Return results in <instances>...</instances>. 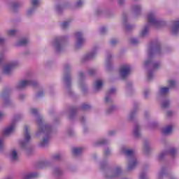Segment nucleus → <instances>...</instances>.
<instances>
[{"label": "nucleus", "instance_id": "obj_1", "mask_svg": "<svg viewBox=\"0 0 179 179\" xmlns=\"http://www.w3.org/2000/svg\"><path fill=\"white\" fill-rule=\"evenodd\" d=\"M29 113L31 115L35 117V121L38 125L36 136H38V138L43 136V140L39 143V146H41V148L48 146L50 143V134L52 132V126L44 122V117L38 113V109L32 108L29 110Z\"/></svg>", "mask_w": 179, "mask_h": 179}, {"label": "nucleus", "instance_id": "obj_2", "mask_svg": "<svg viewBox=\"0 0 179 179\" xmlns=\"http://www.w3.org/2000/svg\"><path fill=\"white\" fill-rule=\"evenodd\" d=\"M163 55V50L159 41L152 43L148 48V59L145 61V67L152 68L154 70L159 69L162 66L160 62L156 61V57Z\"/></svg>", "mask_w": 179, "mask_h": 179}, {"label": "nucleus", "instance_id": "obj_3", "mask_svg": "<svg viewBox=\"0 0 179 179\" xmlns=\"http://www.w3.org/2000/svg\"><path fill=\"white\" fill-rule=\"evenodd\" d=\"M148 23L144 26L140 33L141 37H146L149 34V29L152 26L155 29H160L163 26H166V22L159 18L156 15V12L150 11L147 14Z\"/></svg>", "mask_w": 179, "mask_h": 179}, {"label": "nucleus", "instance_id": "obj_4", "mask_svg": "<svg viewBox=\"0 0 179 179\" xmlns=\"http://www.w3.org/2000/svg\"><path fill=\"white\" fill-rule=\"evenodd\" d=\"M23 118V115L22 114H17L13 118L12 122L3 131V135L0 136V150L3 148V146H5V136H9L10 134H13V132H15V129H16V122L17 121H20Z\"/></svg>", "mask_w": 179, "mask_h": 179}, {"label": "nucleus", "instance_id": "obj_5", "mask_svg": "<svg viewBox=\"0 0 179 179\" xmlns=\"http://www.w3.org/2000/svg\"><path fill=\"white\" fill-rule=\"evenodd\" d=\"M121 152L127 157V170L129 171L134 170L138 164V159L135 157V152L131 149H128L127 147H122Z\"/></svg>", "mask_w": 179, "mask_h": 179}, {"label": "nucleus", "instance_id": "obj_6", "mask_svg": "<svg viewBox=\"0 0 179 179\" xmlns=\"http://www.w3.org/2000/svg\"><path fill=\"white\" fill-rule=\"evenodd\" d=\"M67 41V36H57L52 40V45L57 52H63V51H65Z\"/></svg>", "mask_w": 179, "mask_h": 179}, {"label": "nucleus", "instance_id": "obj_7", "mask_svg": "<svg viewBox=\"0 0 179 179\" xmlns=\"http://www.w3.org/2000/svg\"><path fill=\"white\" fill-rule=\"evenodd\" d=\"M27 86H31L32 87H37L38 86V82L34 80L33 76H29L27 79H24L18 82L15 86L16 89L19 90L22 89H26Z\"/></svg>", "mask_w": 179, "mask_h": 179}, {"label": "nucleus", "instance_id": "obj_8", "mask_svg": "<svg viewBox=\"0 0 179 179\" xmlns=\"http://www.w3.org/2000/svg\"><path fill=\"white\" fill-rule=\"evenodd\" d=\"M72 69V65L66 64L64 65V71L66 72L64 76V83L66 89V92L71 94V86L72 85V78L69 73H66Z\"/></svg>", "mask_w": 179, "mask_h": 179}, {"label": "nucleus", "instance_id": "obj_9", "mask_svg": "<svg viewBox=\"0 0 179 179\" xmlns=\"http://www.w3.org/2000/svg\"><path fill=\"white\" fill-rule=\"evenodd\" d=\"M23 138H24L20 141V145L22 149L27 150V148H29V143H30V141H31V136L30 135L29 127L27 126H24Z\"/></svg>", "mask_w": 179, "mask_h": 179}, {"label": "nucleus", "instance_id": "obj_10", "mask_svg": "<svg viewBox=\"0 0 179 179\" xmlns=\"http://www.w3.org/2000/svg\"><path fill=\"white\" fill-rule=\"evenodd\" d=\"M75 37H76L75 48L76 50H79L83 47L86 40L83 37V34L82 32L76 33Z\"/></svg>", "mask_w": 179, "mask_h": 179}, {"label": "nucleus", "instance_id": "obj_11", "mask_svg": "<svg viewBox=\"0 0 179 179\" xmlns=\"http://www.w3.org/2000/svg\"><path fill=\"white\" fill-rule=\"evenodd\" d=\"M97 50H99V48L95 47L92 49L91 52H89L88 53L83 56V57L81 58V62H87V61H91V59H94V58H96V57L97 56Z\"/></svg>", "mask_w": 179, "mask_h": 179}, {"label": "nucleus", "instance_id": "obj_12", "mask_svg": "<svg viewBox=\"0 0 179 179\" xmlns=\"http://www.w3.org/2000/svg\"><path fill=\"white\" fill-rule=\"evenodd\" d=\"M132 72V67L129 64H123L120 67V76L122 79H125Z\"/></svg>", "mask_w": 179, "mask_h": 179}, {"label": "nucleus", "instance_id": "obj_13", "mask_svg": "<svg viewBox=\"0 0 179 179\" xmlns=\"http://www.w3.org/2000/svg\"><path fill=\"white\" fill-rule=\"evenodd\" d=\"M167 155L171 156V157H176V156H177V149L171 148L167 151L161 152L158 156L159 160H163Z\"/></svg>", "mask_w": 179, "mask_h": 179}, {"label": "nucleus", "instance_id": "obj_14", "mask_svg": "<svg viewBox=\"0 0 179 179\" xmlns=\"http://www.w3.org/2000/svg\"><path fill=\"white\" fill-rule=\"evenodd\" d=\"M78 86L80 89L83 92V93H86L87 92V85L85 81H83V79H85V73L82 71L78 73Z\"/></svg>", "mask_w": 179, "mask_h": 179}, {"label": "nucleus", "instance_id": "obj_15", "mask_svg": "<svg viewBox=\"0 0 179 179\" xmlns=\"http://www.w3.org/2000/svg\"><path fill=\"white\" fill-rule=\"evenodd\" d=\"M19 65V62L17 61H13L6 64L3 69V73L5 75H10L12 73V69L15 68V66H17Z\"/></svg>", "mask_w": 179, "mask_h": 179}, {"label": "nucleus", "instance_id": "obj_16", "mask_svg": "<svg viewBox=\"0 0 179 179\" xmlns=\"http://www.w3.org/2000/svg\"><path fill=\"white\" fill-rule=\"evenodd\" d=\"M0 100H1L4 106H10L12 104V101L9 99L8 90H4L0 94Z\"/></svg>", "mask_w": 179, "mask_h": 179}, {"label": "nucleus", "instance_id": "obj_17", "mask_svg": "<svg viewBox=\"0 0 179 179\" xmlns=\"http://www.w3.org/2000/svg\"><path fill=\"white\" fill-rule=\"evenodd\" d=\"M122 171L120 166H116L113 171H109L108 175H106V177L107 178H115V177H118L121 174Z\"/></svg>", "mask_w": 179, "mask_h": 179}, {"label": "nucleus", "instance_id": "obj_18", "mask_svg": "<svg viewBox=\"0 0 179 179\" xmlns=\"http://www.w3.org/2000/svg\"><path fill=\"white\" fill-rule=\"evenodd\" d=\"M170 92V87H161L159 89L158 91V99H162L164 97H168L167 94H169V92Z\"/></svg>", "mask_w": 179, "mask_h": 179}, {"label": "nucleus", "instance_id": "obj_19", "mask_svg": "<svg viewBox=\"0 0 179 179\" xmlns=\"http://www.w3.org/2000/svg\"><path fill=\"white\" fill-rule=\"evenodd\" d=\"M122 22L126 31H129L134 29V26L128 23V15L127 14L123 15Z\"/></svg>", "mask_w": 179, "mask_h": 179}, {"label": "nucleus", "instance_id": "obj_20", "mask_svg": "<svg viewBox=\"0 0 179 179\" xmlns=\"http://www.w3.org/2000/svg\"><path fill=\"white\" fill-rule=\"evenodd\" d=\"M115 92H117L115 88H111L108 91L105 96V103H106V104H111V103H113V99H111V96L115 94Z\"/></svg>", "mask_w": 179, "mask_h": 179}, {"label": "nucleus", "instance_id": "obj_21", "mask_svg": "<svg viewBox=\"0 0 179 179\" xmlns=\"http://www.w3.org/2000/svg\"><path fill=\"white\" fill-rule=\"evenodd\" d=\"M171 31L172 34H179V19L175 20L172 22L171 25Z\"/></svg>", "mask_w": 179, "mask_h": 179}, {"label": "nucleus", "instance_id": "obj_22", "mask_svg": "<svg viewBox=\"0 0 179 179\" xmlns=\"http://www.w3.org/2000/svg\"><path fill=\"white\" fill-rule=\"evenodd\" d=\"M161 101V106L162 108H169L170 107V104H171V101L169 96L164 97V98H158Z\"/></svg>", "mask_w": 179, "mask_h": 179}, {"label": "nucleus", "instance_id": "obj_23", "mask_svg": "<svg viewBox=\"0 0 179 179\" xmlns=\"http://www.w3.org/2000/svg\"><path fill=\"white\" fill-rule=\"evenodd\" d=\"M22 5L20 1H15L10 4V9L12 12H17L20 8H22Z\"/></svg>", "mask_w": 179, "mask_h": 179}, {"label": "nucleus", "instance_id": "obj_24", "mask_svg": "<svg viewBox=\"0 0 179 179\" xmlns=\"http://www.w3.org/2000/svg\"><path fill=\"white\" fill-rule=\"evenodd\" d=\"M133 135L136 138H141L142 134L141 133V126L138 123H135L133 129Z\"/></svg>", "mask_w": 179, "mask_h": 179}, {"label": "nucleus", "instance_id": "obj_25", "mask_svg": "<svg viewBox=\"0 0 179 179\" xmlns=\"http://www.w3.org/2000/svg\"><path fill=\"white\" fill-rule=\"evenodd\" d=\"M142 10V6L139 4H135L131 6V12L134 16H138L141 15Z\"/></svg>", "mask_w": 179, "mask_h": 179}, {"label": "nucleus", "instance_id": "obj_26", "mask_svg": "<svg viewBox=\"0 0 179 179\" xmlns=\"http://www.w3.org/2000/svg\"><path fill=\"white\" fill-rule=\"evenodd\" d=\"M9 157L12 162H16L17 159H19V156L17 155V151L15 149H13L10 150L9 153Z\"/></svg>", "mask_w": 179, "mask_h": 179}, {"label": "nucleus", "instance_id": "obj_27", "mask_svg": "<svg viewBox=\"0 0 179 179\" xmlns=\"http://www.w3.org/2000/svg\"><path fill=\"white\" fill-rule=\"evenodd\" d=\"M102 87H103V80H96L94 85V92H99V90H101Z\"/></svg>", "mask_w": 179, "mask_h": 179}, {"label": "nucleus", "instance_id": "obj_28", "mask_svg": "<svg viewBox=\"0 0 179 179\" xmlns=\"http://www.w3.org/2000/svg\"><path fill=\"white\" fill-rule=\"evenodd\" d=\"M172 131H173V126L168 125L162 129V133L163 134V135H169V134H171Z\"/></svg>", "mask_w": 179, "mask_h": 179}, {"label": "nucleus", "instance_id": "obj_29", "mask_svg": "<svg viewBox=\"0 0 179 179\" xmlns=\"http://www.w3.org/2000/svg\"><path fill=\"white\" fill-rule=\"evenodd\" d=\"M111 54L108 53L106 56V69L108 71L111 68V58H112Z\"/></svg>", "mask_w": 179, "mask_h": 179}, {"label": "nucleus", "instance_id": "obj_30", "mask_svg": "<svg viewBox=\"0 0 179 179\" xmlns=\"http://www.w3.org/2000/svg\"><path fill=\"white\" fill-rule=\"evenodd\" d=\"M38 174L37 173H25L22 176V179H32L36 178Z\"/></svg>", "mask_w": 179, "mask_h": 179}, {"label": "nucleus", "instance_id": "obj_31", "mask_svg": "<svg viewBox=\"0 0 179 179\" xmlns=\"http://www.w3.org/2000/svg\"><path fill=\"white\" fill-rule=\"evenodd\" d=\"M71 23H72V19H69V20L64 21V22H62L61 24L62 29H63V30L68 29V27H69V26H71Z\"/></svg>", "mask_w": 179, "mask_h": 179}, {"label": "nucleus", "instance_id": "obj_32", "mask_svg": "<svg viewBox=\"0 0 179 179\" xmlns=\"http://www.w3.org/2000/svg\"><path fill=\"white\" fill-rule=\"evenodd\" d=\"M78 109L75 107L71 108L69 112V118L70 120H72L75 117V115L76 114V111Z\"/></svg>", "mask_w": 179, "mask_h": 179}, {"label": "nucleus", "instance_id": "obj_33", "mask_svg": "<svg viewBox=\"0 0 179 179\" xmlns=\"http://www.w3.org/2000/svg\"><path fill=\"white\" fill-rule=\"evenodd\" d=\"M166 171L167 169L166 167H162L158 173L157 179H163V177H164L166 175Z\"/></svg>", "mask_w": 179, "mask_h": 179}, {"label": "nucleus", "instance_id": "obj_34", "mask_svg": "<svg viewBox=\"0 0 179 179\" xmlns=\"http://www.w3.org/2000/svg\"><path fill=\"white\" fill-rule=\"evenodd\" d=\"M53 174L55 177L59 178V177H61V176H62V171L59 168H55L53 169Z\"/></svg>", "mask_w": 179, "mask_h": 179}, {"label": "nucleus", "instance_id": "obj_35", "mask_svg": "<svg viewBox=\"0 0 179 179\" xmlns=\"http://www.w3.org/2000/svg\"><path fill=\"white\" fill-rule=\"evenodd\" d=\"M29 43V39L23 38L15 43L16 47H20L22 45H26Z\"/></svg>", "mask_w": 179, "mask_h": 179}, {"label": "nucleus", "instance_id": "obj_36", "mask_svg": "<svg viewBox=\"0 0 179 179\" xmlns=\"http://www.w3.org/2000/svg\"><path fill=\"white\" fill-rule=\"evenodd\" d=\"M67 7L68 6L66 4H64L63 6L57 4L55 6V10L56 12H57V13H61V12H62V10H64V9H65V8H67Z\"/></svg>", "mask_w": 179, "mask_h": 179}, {"label": "nucleus", "instance_id": "obj_37", "mask_svg": "<svg viewBox=\"0 0 179 179\" xmlns=\"http://www.w3.org/2000/svg\"><path fill=\"white\" fill-rule=\"evenodd\" d=\"M7 36H8V37H15V36H16V34H17V30L16 29H8L6 31Z\"/></svg>", "mask_w": 179, "mask_h": 179}, {"label": "nucleus", "instance_id": "obj_38", "mask_svg": "<svg viewBox=\"0 0 179 179\" xmlns=\"http://www.w3.org/2000/svg\"><path fill=\"white\" fill-rule=\"evenodd\" d=\"M83 152V148H76L73 149V153L74 156H79L80 153Z\"/></svg>", "mask_w": 179, "mask_h": 179}, {"label": "nucleus", "instance_id": "obj_39", "mask_svg": "<svg viewBox=\"0 0 179 179\" xmlns=\"http://www.w3.org/2000/svg\"><path fill=\"white\" fill-rule=\"evenodd\" d=\"M143 150H144V152L146 153V155H148V153H149V152L150 150V145H149V143L145 142L144 143Z\"/></svg>", "mask_w": 179, "mask_h": 179}, {"label": "nucleus", "instance_id": "obj_40", "mask_svg": "<svg viewBox=\"0 0 179 179\" xmlns=\"http://www.w3.org/2000/svg\"><path fill=\"white\" fill-rule=\"evenodd\" d=\"M117 107L115 106L112 105L106 110V114H111V113H113V111H115Z\"/></svg>", "mask_w": 179, "mask_h": 179}, {"label": "nucleus", "instance_id": "obj_41", "mask_svg": "<svg viewBox=\"0 0 179 179\" xmlns=\"http://www.w3.org/2000/svg\"><path fill=\"white\" fill-rule=\"evenodd\" d=\"M66 136H73L75 135V131L73 129H67L66 131Z\"/></svg>", "mask_w": 179, "mask_h": 179}, {"label": "nucleus", "instance_id": "obj_42", "mask_svg": "<svg viewBox=\"0 0 179 179\" xmlns=\"http://www.w3.org/2000/svg\"><path fill=\"white\" fill-rule=\"evenodd\" d=\"M90 108H92V106L89 104L84 103L81 106V110H83V111H87Z\"/></svg>", "mask_w": 179, "mask_h": 179}, {"label": "nucleus", "instance_id": "obj_43", "mask_svg": "<svg viewBox=\"0 0 179 179\" xmlns=\"http://www.w3.org/2000/svg\"><path fill=\"white\" fill-rule=\"evenodd\" d=\"M108 142V140L106 139L99 140L95 143V146H98V145H106Z\"/></svg>", "mask_w": 179, "mask_h": 179}, {"label": "nucleus", "instance_id": "obj_44", "mask_svg": "<svg viewBox=\"0 0 179 179\" xmlns=\"http://www.w3.org/2000/svg\"><path fill=\"white\" fill-rule=\"evenodd\" d=\"M39 3H40V0H31L32 8H34L35 9L36 8H37V6H38Z\"/></svg>", "mask_w": 179, "mask_h": 179}, {"label": "nucleus", "instance_id": "obj_45", "mask_svg": "<svg viewBox=\"0 0 179 179\" xmlns=\"http://www.w3.org/2000/svg\"><path fill=\"white\" fill-rule=\"evenodd\" d=\"M130 43H131L133 45H136L139 44V41L136 38H131L130 39Z\"/></svg>", "mask_w": 179, "mask_h": 179}, {"label": "nucleus", "instance_id": "obj_46", "mask_svg": "<svg viewBox=\"0 0 179 179\" xmlns=\"http://www.w3.org/2000/svg\"><path fill=\"white\" fill-rule=\"evenodd\" d=\"M135 114H136V109L132 110L129 115V120L132 121L133 118H135Z\"/></svg>", "mask_w": 179, "mask_h": 179}, {"label": "nucleus", "instance_id": "obj_47", "mask_svg": "<svg viewBox=\"0 0 179 179\" xmlns=\"http://www.w3.org/2000/svg\"><path fill=\"white\" fill-rule=\"evenodd\" d=\"M35 11H36V8L31 7V8L28 9V10L27 11V15L28 16H31V15H33V13H34Z\"/></svg>", "mask_w": 179, "mask_h": 179}, {"label": "nucleus", "instance_id": "obj_48", "mask_svg": "<svg viewBox=\"0 0 179 179\" xmlns=\"http://www.w3.org/2000/svg\"><path fill=\"white\" fill-rule=\"evenodd\" d=\"M155 75L153 74V71H148L147 74V78L148 80H152V78H154Z\"/></svg>", "mask_w": 179, "mask_h": 179}, {"label": "nucleus", "instance_id": "obj_49", "mask_svg": "<svg viewBox=\"0 0 179 179\" xmlns=\"http://www.w3.org/2000/svg\"><path fill=\"white\" fill-rule=\"evenodd\" d=\"M139 178L140 179H149L148 178V175L146 174V172H144V171L141 172Z\"/></svg>", "mask_w": 179, "mask_h": 179}, {"label": "nucleus", "instance_id": "obj_50", "mask_svg": "<svg viewBox=\"0 0 179 179\" xmlns=\"http://www.w3.org/2000/svg\"><path fill=\"white\" fill-rule=\"evenodd\" d=\"M144 98L145 99H149V95L150 94V90L148 89H146L143 92Z\"/></svg>", "mask_w": 179, "mask_h": 179}, {"label": "nucleus", "instance_id": "obj_51", "mask_svg": "<svg viewBox=\"0 0 179 179\" xmlns=\"http://www.w3.org/2000/svg\"><path fill=\"white\" fill-rule=\"evenodd\" d=\"M44 96V90H41L38 92V93L36 94V99H40V97H43Z\"/></svg>", "mask_w": 179, "mask_h": 179}, {"label": "nucleus", "instance_id": "obj_52", "mask_svg": "<svg viewBox=\"0 0 179 179\" xmlns=\"http://www.w3.org/2000/svg\"><path fill=\"white\" fill-rule=\"evenodd\" d=\"M27 97V95H26L25 94H20L18 96V99L19 100H20V101H23V100H25Z\"/></svg>", "mask_w": 179, "mask_h": 179}, {"label": "nucleus", "instance_id": "obj_53", "mask_svg": "<svg viewBox=\"0 0 179 179\" xmlns=\"http://www.w3.org/2000/svg\"><path fill=\"white\" fill-rule=\"evenodd\" d=\"M108 164L107 162H102L100 163V169L101 170H104V169H106V167H107Z\"/></svg>", "mask_w": 179, "mask_h": 179}, {"label": "nucleus", "instance_id": "obj_54", "mask_svg": "<svg viewBox=\"0 0 179 179\" xmlns=\"http://www.w3.org/2000/svg\"><path fill=\"white\" fill-rule=\"evenodd\" d=\"M169 89L171 87H176V81L174 80H169L168 83Z\"/></svg>", "mask_w": 179, "mask_h": 179}, {"label": "nucleus", "instance_id": "obj_55", "mask_svg": "<svg viewBox=\"0 0 179 179\" xmlns=\"http://www.w3.org/2000/svg\"><path fill=\"white\" fill-rule=\"evenodd\" d=\"M76 8H80L81 6H83V1H82V0H78V1L76 3Z\"/></svg>", "mask_w": 179, "mask_h": 179}, {"label": "nucleus", "instance_id": "obj_56", "mask_svg": "<svg viewBox=\"0 0 179 179\" xmlns=\"http://www.w3.org/2000/svg\"><path fill=\"white\" fill-rule=\"evenodd\" d=\"M94 73H96L94 69H90L88 70V75H90V76H93Z\"/></svg>", "mask_w": 179, "mask_h": 179}, {"label": "nucleus", "instance_id": "obj_57", "mask_svg": "<svg viewBox=\"0 0 179 179\" xmlns=\"http://www.w3.org/2000/svg\"><path fill=\"white\" fill-rule=\"evenodd\" d=\"M108 31V29L106 27H102L100 29V33L101 34H106V33Z\"/></svg>", "mask_w": 179, "mask_h": 179}, {"label": "nucleus", "instance_id": "obj_58", "mask_svg": "<svg viewBox=\"0 0 179 179\" xmlns=\"http://www.w3.org/2000/svg\"><path fill=\"white\" fill-rule=\"evenodd\" d=\"M6 43V38L3 36H0V45H3Z\"/></svg>", "mask_w": 179, "mask_h": 179}, {"label": "nucleus", "instance_id": "obj_59", "mask_svg": "<svg viewBox=\"0 0 179 179\" xmlns=\"http://www.w3.org/2000/svg\"><path fill=\"white\" fill-rule=\"evenodd\" d=\"M53 160H61V155L57 154V155H55L52 157Z\"/></svg>", "mask_w": 179, "mask_h": 179}, {"label": "nucleus", "instance_id": "obj_60", "mask_svg": "<svg viewBox=\"0 0 179 179\" xmlns=\"http://www.w3.org/2000/svg\"><path fill=\"white\" fill-rule=\"evenodd\" d=\"M132 89V85L130 83H128L127 85V93H129Z\"/></svg>", "mask_w": 179, "mask_h": 179}, {"label": "nucleus", "instance_id": "obj_61", "mask_svg": "<svg viewBox=\"0 0 179 179\" xmlns=\"http://www.w3.org/2000/svg\"><path fill=\"white\" fill-rule=\"evenodd\" d=\"M110 153H111V151L108 148H106L104 150V156H109V155H110Z\"/></svg>", "mask_w": 179, "mask_h": 179}, {"label": "nucleus", "instance_id": "obj_62", "mask_svg": "<svg viewBox=\"0 0 179 179\" xmlns=\"http://www.w3.org/2000/svg\"><path fill=\"white\" fill-rule=\"evenodd\" d=\"M5 118V112L0 110V121H2Z\"/></svg>", "mask_w": 179, "mask_h": 179}, {"label": "nucleus", "instance_id": "obj_63", "mask_svg": "<svg viewBox=\"0 0 179 179\" xmlns=\"http://www.w3.org/2000/svg\"><path fill=\"white\" fill-rule=\"evenodd\" d=\"M117 44H118V41L117 39H112L110 41V45H115Z\"/></svg>", "mask_w": 179, "mask_h": 179}, {"label": "nucleus", "instance_id": "obj_64", "mask_svg": "<svg viewBox=\"0 0 179 179\" xmlns=\"http://www.w3.org/2000/svg\"><path fill=\"white\" fill-rule=\"evenodd\" d=\"M80 121L81 122V124H85L86 122V118L85 117V116H83L80 119Z\"/></svg>", "mask_w": 179, "mask_h": 179}]
</instances>
